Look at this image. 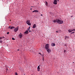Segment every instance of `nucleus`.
<instances>
[{"label":"nucleus","instance_id":"393cba45","mask_svg":"<svg viewBox=\"0 0 75 75\" xmlns=\"http://www.w3.org/2000/svg\"><path fill=\"white\" fill-rule=\"evenodd\" d=\"M56 33H58V31H56Z\"/></svg>","mask_w":75,"mask_h":75},{"label":"nucleus","instance_id":"cd10ccee","mask_svg":"<svg viewBox=\"0 0 75 75\" xmlns=\"http://www.w3.org/2000/svg\"><path fill=\"white\" fill-rule=\"evenodd\" d=\"M41 16H42V14H41Z\"/></svg>","mask_w":75,"mask_h":75},{"label":"nucleus","instance_id":"c756f323","mask_svg":"<svg viewBox=\"0 0 75 75\" xmlns=\"http://www.w3.org/2000/svg\"><path fill=\"white\" fill-rule=\"evenodd\" d=\"M59 0H57V1H59Z\"/></svg>","mask_w":75,"mask_h":75},{"label":"nucleus","instance_id":"7c9ffc66","mask_svg":"<svg viewBox=\"0 0 75 75\" xmlns=\"http://www.w3.org/2000/svg\"><path fill=\"white\" fill-rule=\"evenodd\" d=\"M43 60H44V57H43Z\"/></svg>","mask_w":75,"mask_h":75},{"label":"nucleus","instance_id":"39448f33","mask_svg":"<svg viewBox=\"0 0 75 75\" xmlns=\"http://www.w3.org/2000/svg\"><path fill=\"white\" fill-rule=\"evenodd\" d=\"M18 30V28H16L14 29V31L15 32H16V31H17Z\"/></svg>","mask_w":75,"mask_h":75},{"label":"nucleus","instance_id":"c9c22d12","mask_svg":"<svg viewBox=\"0 0 75 75\" xmlns=\"http://www.w3.org/2000/svg\"><path fill=\"white\" fill-rule=\"evenodd\" d=\"M7 69V70H8V69Z\"/></svg>","mask_w":75,"mask_h":75},{"label":"nucleus","instance_id":"5701e85b","mask_svg":"<svg viewBox=\"0 0 75 75\" xmlns=\"http://www.w3.org/2000/svg\"><path fill=\"white\" fill-rule=\"evenodd\" d=\"M74 33V32H73L71 33V34H72V33Z\"/></svg>","mask_w":75,"mask_h":75},{"label":"nucleus","instance_id":"20e7f679","mask_svg":"<svg viewBox=\"0 0 75 75\" xmlns=\"http://www.w3.org/2000/svg\"><path fill=\"white\" fill-rule=\"evenodd\" d=\"M46 50L47 51V52L48 53H50V52H51V49L48 48V49H46Z\"/></svg>","mask_w":75,"mask_h":75},{"label":"nucleus","instance_id":"f704fd0d","mask_svg":"<svg viewBox=\"0 0 75 75\" xmlns=\"http://www.w3.org/2000/svg\"><path fill=\"white\" fill-rule=\"evenodd\" d=\"M21 34V33H20Z\"/></svg>","mask_w":75,"mask_h":75},{"label":"nucleus","instance_id":"1a4fd4ad","mask_svg":"<svg viewBox=\"0 0 75 75\" xmlns=\"http://www.w3.org/2000/svg\"><path fill=\"white\" fill-rule=\"evenodd\" d=\"M24 34H28V31L27 30L25 32H24Z\"/></svg>","mask_w":75,"mask_h":75},{"label":"nucleus","instance_id":"423d86ee","mask_svg":"<svg viewBox=\"0 0 75 75\" xmlns=\"http://www.w3.org/2000/svg\"><path fill=\"white\" fill-rule=\"evenodd\" d=\"M14 28H15V27H14V26H12V27L9 26L8 28H10V30H11V29Z\"/></svg>","mask_w":75,"mask_h":75},{"label":"nucleus","instance_id":"f3484780","mask_svg":"<svg viewBox=\"0 0 75 75\" xmlns=\"http://www.w3.org/2000/svg\"><path fill=\"white\" fill-rule=\"evenodd\" d=\"M39 54H40V55L42 57H43V54H41L40 53H39Z\"/></svg>","mask_w":75,"mask_h":75},{"label":"nucleus","instance_id":"7ed1b4c3","mask_svg":"<svg viewBox=\"0 0 75 75\" xmlns=\"http://www.w3.org/2000/svg\"><path fill=\"white\" fill-rule=\"evenodd\" d=\"M45 49L46 50L47 49H48L49 48V44H47L45 47Z\"/></svg>","mask_w":75,"mask_h":75},{"label":"nucleus","instance_id":"6e6552de","mask_svg":"<svg viewBox=\"0 0 75 75\" xmlns=\"http://www.w3.org/2000/svg\"><path fill=\"white\" fill-rule=\"evenodd\" d=\"M40 65L38 66L37 68L38 71H40Z\"/></svg>","mask_w":75,"mask_h":75},{"label":"nucleus","instance_id":"72a5a7b5","mask_svg":"<svg viewBox=\"0 0 75 75\" xmlns=\"http://www.w3.org/2000/svg\"><path fill=\"white\" fill-rule=\"evenodd\" d=\"M18 51H19V49H18Z\"/></svg>","mask_w":75,"mask_h":75},{"label":"nucleus","instance_id":"4468645a","mask_svg":"<svg viewBox=\"0 0 75 75\" xmlns=\"http://www.w3.org/2000/svg\"><path fill=\"white\" fill-rule=\"evenodd\" d=\"M19 36L20 38H22V36H23V35H21V34L19 35Z\"/></svg>","mask_w":75,"mask_h":75},{"label":"nucleus","instance_id":"aec40b11","mask_svg":"<svg viewBox=\"0 0 75 75\" xmlns=\"http://www.w3.org/2000/svg\"><path fill=\"white\" fill-rule=\"evenodd\" d=\"M46 6H47V5H48V3L47 2L46 3Z\"/></svg>","mask_w":75,"mask_h":75},{"label":"nucleus","instance_id":"a878e982","mask_svg":"<svg viewBox=\"0 0 75 75\" xmlns=\"http://www.w3.org/2000/svg\"><path fill=\"white\" fill-rule=\"evenodd\" d=\"M64 45H65V46H66V45H67V44H65Z\"/></svg>","mask_w":75,"mask_h":75},{"label":"nucleus","instance_id":"f03ea898","mask_svg":"<svg viewBox=\"0 0 75 75\" xmlns=\"http://www.w3.org/2000/svg\"><path fill=\"white\" fill-rule=\"evenodd\" d=\"M26 23L27 24H28L29 25H31L30 23V21L29 20H28L26 21Z\"/></svg>","mask_w":75,"mask_h":75},{"label":"nucleus","instance_id":"0eeeda50","mask_svg":"<svg viewBox=\"0 0 75 75\" xmlns=\"http://www.w3.org/2000/svg\"><path fill=\"white\" fill-rule=\"evenodd\" d=\"M54 4H57V0H54Z\"/></svg>","mask_w":75,"mask_h":75},{"label":"nucleus","instance_id":"473e14b6","mask_svg":"<svg viewBox=\"0 0 75 75\" xmlns=\"http://www.w3.org/2000/svg\"><path fill=\"white\" fill-rule=\"evenodd\" d=\"M66 38H67V37L66 36Z\"/></svg>","mask_w":75,"mask_h":75},{"label":"nucleus","instance_id":"b1692460","mask_svg":"<svg viewBox=\"0 0 75 75\" xmlns=\"http://www.w3.org/2000/svg\"><path fill=\"white\" fill-rule=\"evenodd\" d=\"M75 31V29H73V31Z\"/></svg>","mask_w":75,"mask_h":75},{"label":"nucleus","instance_id":"9d476101","mask_svg":"<svg viewBox=\"0 0 75 75\" xmlns=\"http://www.w3.org/2000/svg\"><path fill=\"white\" fill-rule=\"evenodd\" d=\"M51 45L52 47H54L55 45V44L54 43H52L51 44Z\"/></svg>","mask_w":75,"mask_h":75},{"label":"nucleus","instance_id":"412c9836","mask_svg":"<svg viewBox=\"0 0 75 75\" xmlns=\"http://www.w3.org/2000/svg\"><path fill=\"white\" fill-rule=\"evenodd\" d=\"M12 39L13 40H15V39L14 38H12Z\"/></svg>","mask_w":75,"mask_h":75},{"label":"nucleus","instance_id":"ddd939ff","mask_svg":"<svg viewBox=\"0 0 75 75\" xmlns=\"http://www.w3.org/2000/svg\"><path fill=\"white\" fill-rule=\"evenodd\" d=\"M68 31L69 33H71L72 31H73V30H72L69 29L68 30Z\"/></svg>","mask_w":75,"mask_h":75},{"label":"nucleus","instance_id":"f8f14e48","mask_svg":"<svg viewBox=\"0 0 75 75\" xmlns=\"http://www.w3.org/2000/svg\"><path fill=\"white\" fill-rule=\"evenodd\" d=\"M36 27V25L35 24H34L33 25V28H35Z\"/></svg>","mask_w":75,"mask_h":75},{"label":"nucleus","instance_id":"9b49d317","mask_svg":"<svg viewBox=\"0 0 75 75\" xmlns=\"http://www.w3.org/2000/svg\"><path fill=\"white\" fill-rule=\"evenodd\" d=\"M34 12H36V13H38V10H35L33 11L32 12L34 13Z\"/></svg>","mask_w":75,"mask_h":75},{"label":"nucleus","instance_id":"4c0bfd02","mask_svg":"<svg viewBox=\"0 0 75 75\" xmlns=\"http://www.w3.org/2000/svg\"><path fill=\"white\" fill-rule=\"evenodd\" d=\"M31 7H33V6H32Z\"/></svg>","mask_w":75,"mask_h":75},{"label":"nucleus","instance_id":"dca6fc26","mask_svg":"<svg viewBox=\"0 0 75 75\" xmlns=\"http://www.w3.org/2000/svg\"><path fill=\"white\" fill-rule=\"evenodd\" d=\"M30 27H29V28H28V30H27V31H30Z\"/></svg>","mask_w":75,"mask_h":75},{"label":"nucleus","instance_id":"f257e3e1","mask_svg":"<svg viewBox=\"0 0 75 75\" xmlns=\"http://www.w3.org/2000/svg\"><path fill=\"white\" fill-rule=\"evenodd\" d=\"M53 21L54 23H56V22H57V23H58V24H63V23H64L63 21L60 20L59 19L54 20Z\"/></svg>","mask_w":75,"mask_h":75},{"label":"nucleus","instance_id":"e433bc0d","mask_svg":"<svg viewBox=\"0 0 75 75\" xmlns=\"http://www.w3.org/2000/svg\"><path fill=\"white\" fill-rule=\"evenodd\" d=\"M73 63H74V62H73Z\"/></svg>","mask_w":75,"mask_h":75},{"label":"nucleus","instance_id":"6ab92c4d","mask_svg":"<svg viewBox=\"0 0 75 75\" xmlns=\"http://www.w3.org/2000/svg\"><path fill=\"white\" fill-rule=\"evenodd\" d=\"M15 75H18V74H17V73L16 72L15 73Z\"/></svg>","mask_w":75,"mask_h":75},{"label":"nucleus","instance_id":"bb28decb","mask_svg":"<svg viewBox=\"0 0 75 75\" xmlns=\"http://www.w3.org/2000/svg\"><path fill=\"white\" fill-rule=\"evenodd\" d=\"M65 51H66L65 50H64V52H65Z\"/></svg>","mask_w":75,"mask_h":75},{"label":"nucleus","instance_id":"c85d7f7f","mask_svg":"<svg viewBox=\"0 0 75 75\" xmlns=\"http://www.w3.org/2000/svg\"><path fill=\"white\" fill-rule=\"evenodd\" d=\"M73 17V16H71V17Z\"/></svg>","mask_w":75,"mask_h":75},{"label":"nucleus","instance_id":"a211bd4d","mask_svg":"<svg viewBox=\"0 0 75 75\" xmlns=\"http://www.w3.org/2000/svg\"><path fill=\"white\" fill-rule=\"evenodd\" d=\"M2 40H0V43L1 44L2 42Z\"/></svg>","mask_w":75,"mask_h":75},{"label":"nucleus","instance_id":"2f4dec72","mask_svg":"<svg viewBox=\"0 0 75 75\" xmlns=\"http://www.w3.org/2000/svg\"><path fill=\"white\" fill-rule=\"evenodd\" d=\"M29 32H31V31L30 30V31H29Z\"/></svg>","mask_w":75,"mask_h":75},{"label":"nucleus","instance_id":"2eb2a0df","mask_svg":"<svg viewBox=\"0 0 75 75\" xmlns=\"http://www.w3.org/2000/svg\"><path fill=\"white\" fill-rule=\"evenodd\" d=\"M4 38L5 37H0V40H3V38Z\"/></svg>","mask_w":75,"mask_h":75},{"label":"nucleus","instance_id":"4be33fe9","mask_svg":"<svg viewBox=\"0 0 75 75\" xmlns=\"http://www.w3.org/2000/svg\"><path fill=\"white\" fill-rule=\"evenodd\" d=\"M7 34H9V32H8L7 33Z\"/></svg>","mask_w":75,"mask_h":75}]
</instances>
